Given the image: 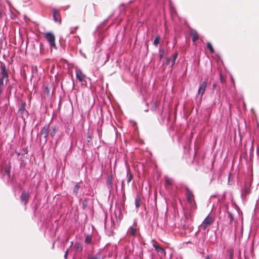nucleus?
I'll use <instances>...</instances> for the list:
<instances>
[{"instance_id": "1", "label": "nucleus", "mask_w": 259, "mask_h": 259, "mask_svg": "<svg viewBox=\"0 0 259 259\" xmlns=\"http://www.w3.org/2000/svg\"><path fill=\"white\" fill-rule=\"evenodd\" d=\"M185 190L187 202L191 204H193L195 205V208H196V204L195 200V196L194 194L188 187H186Z\"/></svg>"}, {"instance_id": "2", "label": "nucleus", "mask_w": 259, "mask_h": 259, "mask_svg": "<svg viewBox=\"0 0 259 259\" xmlns=\"http://www.w3.org/2000/svg\"><path fill=\"white\" fill-rule=\"evenodd\" d=\"M47 40L49 42L50 46L56 49L57 47L55 43V36L54 34L51 32H46L44 34Z\"/></svg>"}, {"instance_id": "3", "label": "nucleus", "mask_w": 259, "mask_h": 259, "mask_svg": "<svg viewBox=\"0 0 259 259\" xmlns=\"http://www.w3.org/2000/svg\"><path fill=\"white\" fill-rule=\"evenodd\" d=\"M49 132L50 126L48 124H46L40 131V136L44 138L45 143L47 142Z\"/></svg>"}, {"instance_id": "4", "label": "nucleus", "mask_w": 259, "mask_h": 259, "mask_svg": "<svg viewBox=\"0 0 259 259\" xmlns=\"http://www.w3.org/2000/svg\"><path fill=\"white\" fill-rule=\"evenodd\" d=\"M213 222L212 218L207 216L201 224L200 227L204 230H206Z\"/></svg>"}, {"instance_id": "5", "label": "nucleus", "mask_w": 259, "mask_h": 259, "mask_svg": "<svg viewBox=\"0 0 259 259\" xmlns=\"http://www.w3.org/2000/svg\"><path fill=\"white\" fill-rule=\"evenodd\" d=\"M1 78L6 79L7 81L9 78L8 71L6 68V65L4 63H1Z\"/></svg>"}, {"instance_id": "6", "label": "nucleus", "mask_w": 259, "mask_h": 259, "mask_svg": "<svg viewBox=\"0 0 259 259\" xmlns=\"http://www.w3.org/2000/svg\"><path fill=\"white\" fill-rule=\"evenodd\" d=\"M53 16L54 20L60 24L61 23V19L59 12L56 9H53Z\"/></svg>"}, {"instance_id": "7", "label": "nucleus", "mask_w": 259, "mask_h": 259, "mask_svg": "<svg viewBox=\"0 0 259 259\" xmlns=\"http://www.w3.org/2000/svg\"><path fill=\"white\" fill-rule=\"evenodd\" d=\"M207 80H205V81H204L203 82H202L200 84L198 94L199 95H200L201 96H202V95H203V94L204 93V92L205 91V90H206V88L207 87Z\"/></svg>"}, {"instance_id": "8", "label": "nucleus", "mask_w": 259, "mask_h": 259, "mask_svg": "<svg viewBox=\"0 0 259 259\" xmlns=\"http://www.w3.org/2000/svg\"><path fill=\"white\" fill-rule=\"evenodd\" d=\"M29 194L28 193L23 191L21 195V201L24 205H26L29 200Z\"/></svg>"}, {"instance_id": "9", "label": "nucleus", "mask_w": 259, "mask_h": 259, "mask_svg": "<svg viewBox=\"0 0 259 259\" xmlns=\"http://www.w3.org/2000/svg\"><path fill=\"white\" fill-rule=\"evenodd\" d=\"M76 75L77 79L79 80V82H82L85 77V76L82 73L80 70H76Z\"/></svg>"}, {"instance_id": "10", "label": "nucleus", "mask_w": 259, "mask_h": 259, "mask_svg": "<svg viewBox=\"0 0 259 259\" xmlns=\"http://www.w3.org/2000/svg\"><path fill=\"white\" fill-rule=\"evenodd\" d=\"M190 35L192 36L193 42H195L199 39V35L196 30H192Z\"/></svg>"}, {"instance_id": "11", "label": "nucleus", "mask_w": 259, "mask_h": 259, "mask_svg": "<svg viewBox=\"0 0 259 259\" xmlns=\"http://www.w3.org/2000/svg\"><path fill=\"white\" fill-rule=\"evenodd\" d=\"M58 130V128L57 127V126L53 125L52 126H51V130L50 129V131H51L50 133V136L52 138H53L55 136V135H56V134Z\"/></svg>"}, {"instance_id": "12", "label": "nucleus", "mask_w": 259, "mask_h": 259, "mask_svg": "<svg viewBox=\"0 0 259 259\" xmlns=\"http://www.w3.org/2000/svg\"><path fill=\"white\" fill-rule=\"evenodd\" d=\"M127 233L132 236H135L137 233V228L133 227H131L128 229Z\"/></svg>"}, {"instance_id": "13", "label": "nucleus", "mask_w": 259, "mask_h": 259, "mask_svg": "<svg viewBox=\"0 0 259 259\" xmlns=\"http://www.w3.org/2000/svg\"><path fill=\"white\" fill-rule=\"evenodd\" d=\"M25 106L26 103L25 102H22L18 110L19 114L21 115L23 114L24 110H25Z\"/></svg>"}, {"instance_id": "14", "label": "nucleus", "mask_w": 259, "mask_h": 259, "mask_svg": "<svg viewBox=\"0 0 259 259\" xmlns=\"http://www.w3.org/2000/svg\"><path fill=\"white\" fill-rule=\"evenodd\" d=\"M153 247H154V248L156 249V250L157 252H164V249L163 248H162L161 247L159 246V245H158L157 244H153Z\"/></svg>"}, {"instance_id": "15", "label": "nucleus", "mask_w": 259, "mask_h": 259, "mask_svg": "<svg viewBox=\"0 0 259 259\" xmlns=\"http://www.w3.org/2000/svg\"><path fill=\"white\" fill-rule=\"evenodd\" d=\"M127 183H129L133 179L132 173L128 170L127 172Z\"/></svg>"}, {"instance_id": "16", "label": "nucleus", "mask_w": 259, "mask_h": 259, "mask_svg": "<svg viewBox=\"0 0 259 259\" xmlns=\"http://www.w3.org/2000/svg\"><path fill=\"white\" fill-rule=\"evenodd\" d=\"M107 183L108 186H110V187L112 186V176H111V175L108 176L107 179Z\"/></svg>"}, {"instance_id": "17", "label": "nucleus", "mask_w": 259, "mask_h": 259, "mask_svg": "<svg viewBox=\"0 0 259 259\" xmlns=\"http://www.w3.org/2000/svg\"><path fill=\"white\" fill-rule=\"evenodd\" d=\"M172 180L167 177L165 178V185L166 186H170L172 185Z\"/></svg>"}, {"instance_id": "18", "label": "nucleus", "mask_w": 259, "mask_h": 259, "mask_svg": "<svg viewBox=\"0 0 259 259\" xmlns=\"http://www.w3.org/2000/svg\"><path fill=\"white\" fill-rule=\"evenodd\" d=\"M207 48L209 50L210 53L213 54L214 53V50L212 47L211 44L209 42L207 44Z\"/></svg>"}, {"instance_id": "19", "label": "nucleus", "mask_w": 259, "mask_h": 259, "mask_svg": "<svg viewBox=\"0 0 259 259\" xmlns=\"http://www.w3.org/2000/svg\"><path fill=\"white\" fill-rule=\"evenodd\" d=\"M140 202H141V199H140V197L139 196H137L135 200V205H136V207L137 208H138L140 206V205H141Z\"/></svg>"}, {"instance_id": "20", "label": "nucleus", "mask_w": 259, "mask_h": 259, "mask_svg": "<svg viewBox=\"0 0 259 259\" xmlns=\"http://www.w3.org/2000/svg\"><path fill=\"white\" fill-rule=\"evenodd\" d=\"M80 188V186L78 184L75 185L73 189V193L75 195H77L78 193V190Z\"/></svg>"}, {"instance_id": "21", "label": "nucleus", "mask_w": 259, "mask_h": 259, "mask_svg": "<svg viewBox=\"0 0 259 259\" xmlns=\"http://www.w3.org/2000/svg\"><path fill=\"white\" fill-rule=\"evenodd\" d=\"M10 170L11 166L10 165L6 166L5 168V171L7 174L9 178L10 177Z\"/></svg>"}, {"instance_id": "22", "label": "nucleus", "mask_w": 259, "mask_h": 259, "mask_svg": "<svg viewBox=\"0 0 259 259\" xmlns=\"http://www.w3.org/2000/svg\"><path fill=\"white\" fill-rule=\"evenodd\" d=\"M160 37L159 36H157L154 40V45L155 46H157V45L159 44V41H160Z\"/></svg>"}, {"instance_id": "23", "label": "nucleus", "mask_w": 259, "mask_h": 259, "mask_svg": "<svg viewBox=\"0 0 259 259\" xmlns=\"http://www.w3.org/2000/svg\"><path fill=\"white\" fill-rule=\"evenodd\" d=\"M92 242V237L91 236H89V235H88L87 237H86V238H85V243L87 244H90Z\"/></svg>"}, {"instance_id": "24", "label": "nucleus", "mask_w": 259, "mask_h": 259, "mask_svg": "<svg viewBox=\"0 0 259 259\" xmlns=\"http://www.w3.org/2000/svg\"><path fill=\"white\" fill-rule=\"evenodd\" d=\"M74 247L79 251L82 250V247L79 243H75L74 245Z\"/></svg>"}, {"instance_id": "25", "label": "nucleus", "mask_w": 259, "mask_h": 259, "mask_svg": "<svg viewBox=\"0 0 259 259\" xmlns=\"http://www.w3.org/2000/svg\"><path fill=\"white\" fill-rule=\"evenodd\" d=\"M178 53H176L175 54L173 55L172 66H173L174 65L175 61L178 57Z\"/></svg>"}, {"instance_id": "26", "label": "nucleus", "mask_w": 259, "mask_h": 259, "mask_svg": "<svg viewBox=\"0 0 259 259\" xmlns=\"http://www.w3.org/2000/svg\"><path fill=\"white\" fill-rule=\"evenodd\" d=\"M220 80L221 81V82L222 83H226V78L223 75H222L221 74H220Z\"/></svg>"}, {"instance_id": "27", "label": "nucleus", "mask_w": 259, "mask_h": 259, "mask_svg": "<svg viewBox=\"0 0 259 259\" xmlns=\"http://www.w3.org/2000/svg\"><path fill=\"white\" fill-rule=\"evenodd\" d=\"M228 217L230 219V222L231 223L233 221V216L231 213H228Z\"/></svg>"}, {"instance_id": "28", "label": "nucleus", "mask_w": 259, "mask_h": 259, "mask_svg": "<svg viewBox=\"0 0 259 259\" xmlns=\"http://www.w3.org/2000/svg\"><path fill=\"white\" fill-rule=\"evenodd\" d=\"M4 79H2V78H0V87L1 88H4Z\"/></svg>"}, {"instance_id": "29", "label": "nucleus", "mask_w": 259, "mask_h": 259, "mask_svg": "<svg viewBox=\"0 0 259 259\" xmlns=\"http://www.w3.org/2000/svg\"><path fill=\"white\" fill-rule=\"evenodd\" d=\"M68 252H69V249H67L66 250L65 253V255H64V258H65V259H67V256H68Z\"/></svg>"}, {"instance_id": "30", "label": "nucleus", "mask_w": 259, "mask_h": 259, "mask_svg": "<svg viewBox=\"0 0 259 259\" xmlns=\"http://www.w3.org/2000/svg\"><path fill=\"white\" fill-rule=\"evenodd\" d=\"M170 58H167L166 60V61H165V64L166 65H169V64L170 63Z\"/></svg>"}, {"instance_id": "31", "label": "nucleus", "mask_w": 259, "mask_h": 259, "mask_svg": "<svg viewBox=\"0 0 259 259\" xmlns=\"http://www.w3.org/2000/svg\"><path fill=\"white\" fill-rule=\"evenodd\" d=\"M88 259H97V257L94 256H89Z\"/></svg>"}, {"instance_id": "32", "label": "nucleus", "mask_w": 259, "mask_h": 259, "mask_svg": "<svg viewBox=\"0 0 259 259\" xmlns=\"http://www.w3.org/2000/svg\"><path fill=\"white\" fill-rule=\"evenodd\" d=\"M163 55H164V51H163L162 53L160 55V58L161 59L162 58H163Z\"/></svg>"}, {"instance_id": "33", "label": "nucleus", "mask_w": 259, "mask_h": 259, "mask_svg": "<svg viewBox=\"0 0 259 259\" xmlns=\"http://www.w3.org/2000/svg\"><path fill=\"white\" fill-rule=\"evenodd\" d=\"M205 259H211V257L209 255H207Z\"/></svg>"}, {"instance_id": "34", "label": "nucleus", "mask_w": 259, "mask_h": 259, "mask_svg": "<svg viewBox=\"0 0 259 259\" xmlns=\"http://www.w3.org/2000/svg\"><path fill=\"white\" fill-rule=\"evenodd\" d=\"M4 88H1L0 87V95L1 94V93H2V91L3 90Z\"/></svg>"}, {"instance_id": "35", "label": "nucleus", "mask_w": 259, "mask_h": 259, "mask_svg": "<svg viewBox=\"0 0 259 259\" xmlns=\"http://www.w3.org/2000/svg\"><path fill=\"white\" fill-rule=\"evenodd\" d=\"M245 193L246 194L248 193H249V190H246L245 191Z\"/></svg>"}, {"instance_id": "36", "label": "nucleus", "mask_w": 259, "mask_h": 259, "mask_svg": "<svg viewBox=\"0 0 259 259\" xmlns=\"http://www.w3.org/2000/svg\"><path fill=\"white\" fill-rule=\"evenodd\" d=\"M154 104V105H155L156 106H157V103L156 102H155Z\"/></svg>"}, {"instance_id": "37", "label": "nucleus", "mask_w": 259, "mask_h": 259, "mask_svg": "<svg viewBox=\"0 0 259 259\" xmlns=\"http://www.w3.org/2000/svg\"><path fill=\"white\" fill-rule=\"evenodd\" d=\"M70 33L73 34V33H74V32H73V31H71L70 32Z\"/></svg>"}, {"instance_id": "38", "label": "nucleus", "mask_w": 259, "mask_h": 259, "mask_svg": "<svg viewBox=\"0 0 259 259\" xmlns=\"http://www.w3.org/2000/svg\"><path fill=\"white\" fill-rule=\"evenodd\" d=\"M88 138H89V139H91V137L90 136H89Z\"/></svg>"}, {"instance_id": "39", "label": "nucleus", "mask_w": 259, "mask_h": 259, "mask_svg": "<svg viewBox=\"0 0 259 259\" xmlns=\"http://www.w3.org/2000/svg\"><path fill=\"white\" fill-rule=\"evenodd\" d=\"M88 138H89V139H91V137L90 136H89Z\"/></svg>"}, {"instance_id": "40", "label": "nucleus", "mask_w": 259, "mask_h": 259, "mask_svg": "<svg viewBox=\"0 0 259 259\" xmlns=\"http://www.w3.org/2000/svg\"><path fill=\"white\" fill-rule=\"evenodd\" d=\"M251 149H253V145H252V146H251Z\"/></svg>"}]
</instances>
